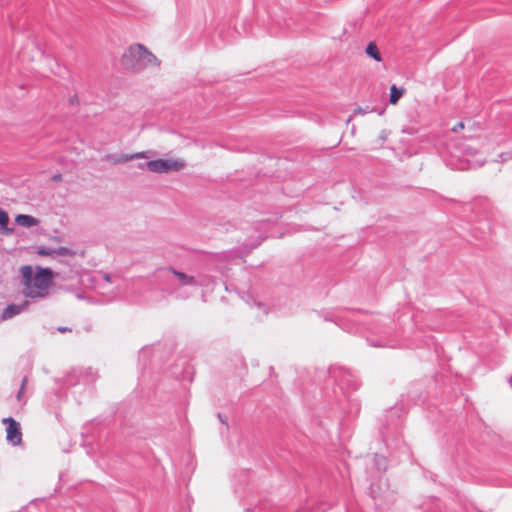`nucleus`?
<instances>
[{"instance_id":"f257e3e1","label":"nucleus","mask_w":512,"mask_h":512,"mask_svg":"<svg viewBox=\"0 0 512 512\" xmlns=\"http://www.w3.org/2000/svg\"><path fill=\"white\" fill-rule=\"evenodd\" d=\"M22 294L33 301L46 299L53 285V271L48 267L24 265L20 269Z\"/></svg>"},{"instance_id":"f03ea898","label":"nucleus","mask_w":512,"mask_h":512,"mask_svg":"<svg viewBox=\"0 0 512 512\" xmlns=\"http://www.w3.org/2000/svg\"><path fill=\"white\" fill-rule=\"evenodd\" d=\"M425 383L417 381L411 384L405 395L407 403L425 404L428 398H438L447 387V376L444 372L436 373L427 385V391L423 393Z\"/></svg>"},{"instance_id":"7ed1b4c3","label":"nucleus","mask_w":512,"mask_h":512,"mask_svg":"<svg viewBox=\"0 0 512 512\" xmlns=\"http://www.w3.org/2000/svg\"><path fill=\"white\" fill-rule=\"evenodd\" d=\"M121 64L125 69L140 71L152 64L159 66L160 61L144 45L137 44L122 55Z\"/></svg>"},{"instance_id":"20e7f679","label":"nucleus","mask_w":512,"mask_h":512,"mask_svg":"<svg viewBox=\"0 0 512 512\" xmlns=\"http://www.w3.org/2000/svg\"><path fill=\"white\" fill-rule=\"evenodd\" d=\"M369 495L374 502L375 509L379 512L389 508L396 500L395 492L390 489L388 480L383 474L371 481Z\"/></svg>"},{"instance_id":"39448f33","label":"nucleus","mask_w":512,"mask_h":512,"mask_svg":"<svg viewBox=\"0 0 512 512\" xmlns=\"http://www.w3.org/2000/svg\"><path fill=\"white\" fill-rule=\"evenodd\" d=\"M329 375L335 381L337 388L341 390L345 398H348V394L350 392L355 391L360 387V383L357 378L350 370L344 367H331L329 369Z\"/></svg>"},{"instance_id":"423d86ee","label":"nucleus","mask_w":512,"mask_h":512,"mask_svg":"<svg viewBox=\"0 0 512 512\" xmlns=\"http://www.w3.org/2000/svg\"><path fill=\"white\" fill-rule=\"evenodd\" d=\"M158 276L165 279L170 284H177L180 287L192 286L198 287L200 284L192 275L178 271L172 266L162 267L157 270Z\"/></svg>"},{"instance_id":"0eeeda50","label":"nucleus","mask_w":512,"mask_h":512,"mask_svg":"<svg viewBox=\"0 0 512 512\" xmlns=\"http://www.w3.org/2000/svg\"><path fill=\"white\" fill-rule=\"evenodd\" d=\"M147 170L153 173H167L169 171H179L183 168L184 163L179 160L172 159H155L146 161Z\"/></svg>"},{"instance_id":"6e6552de","label":"nucleus","mask_w":512,"mask_h":512,"mask_svg":"<svg viewBox=\"0 0 512 512\" xmlns=\"http://www.w3.org/2000/svg\"><path fill=\"white\" fill-rule=\"evenodd\" d=\"M3 422L7 424V427H6L7 441L14 446L19 445L22 441V432H21L20 424L12 417L5 418L3 420Z\"/></svg>"},{"instance_id":"1a4fd4ad","label":"nucleus","mask_w":512,"mask_h":512,"mask_svg":"<svg viewBox=\"0 0 512 512\" xmlns=\"http://www.w3.org/2000/svg\"><path fill=\"white\" fill-rule=\"evenodd\" d=\"M459 130H464L463 138L469 139L472 138L475 132V122L471 119H465L459 121L457 124H455L452 128H450V131L457 133Z\"/></svg>"},{"instance_id":"9d476101","label":"nucleus","mask_w":512,"mask_h":512,"mask_svg":"<svg viewBox=\"0 0 512 512\" xmlns=\"http://www.w3.org/2000/svg\"><path fill=\"white\" fill-rule=\"evenodd\" d=\"M28 306V301H24L20 304L11 303L6 306V308L2 311L1 319L6 320L12 318L22 311H24Z\"/></svg>"},{"instance_id":"9b49d317","label":"nucleus","mask_w":512,"mask_h":512,"mask_svg":"<svg viewBox=\"0 0 512 512\" xmlns=\"http://www.w3.org/2000/svg\"><path fill=\"white\" fill-rule=\"evenodd\" d=\"M15 223L21 227L30 228L37 226L39 224V220L32 215L18 214L15 217Z\"/></svg>"},{"instance_id":"f8f14e48","label":"nucleus","mask_w":512,"mask_h":512,"mask_svg":"<svg viewBox=\"0 0 512 512\" xmlns=\"http://www.w3.org/2000/svg\"><path fill=\"white\" fill-rule=\"evenodd\" d=\"M369 345L372 347H389V348H395L397 347V340L394 339H388V338H381L379 340H373L368 339L367 340Z\"/></svg>"},{"instance_id":"ddd939ff","label":"nucleus","mask_w":512,"mask_h":512,"mask_svg":"<svg viewBox=\"0 0 512 512\" xmlns=\"http://www.w3.org/2000/svg\"><path fill=\"white\" fill-rule=\"evenodd\" d=\"M405 89L403 87H397L395 84L391 85L389 93V103L396 105L399 99L403 96Z\"/></svg>"},{"instance_id":"4468645a","label":"nucleus","mask_w":512,"mask_h":512,"mask_svg":"<svg viewBox=\"0 0 512 512\" xmlns=\"http://www.w3.org/2000/svg\"><path fill=\"white\" fill-rule=\"evenodd\" d=\"M365 52L368 57L374 59L375 61H382V55L375 42H369L366 46Z\"/></svg>"},{"instance_id":"2eb2a0df","label":"nucleus","mask_w":512,"mask_h":512,"mask_svg":"<svg viewBox=\"0 0 512 512\" xmlns=\"http://www.w3.org/2000/svg\"><path fill=\"white\" fill-rule=\"evenodd\" d=\"M324 320L335 322L336 325H338L343 330H346L349 333H355L356 332V329H354V327H352V325L349 322L344 321V319H342L340 317H337V318L334 319L332 316L326 315L324 317Z\"/></svg>"},{"instance_id":"dca6fc26","label":"nucleus","mask_w":512,"mask_h":512,"mask_svg":"<svg viewBox=\"0 0 512 512\" xmlns=\"http://www.w3.org/2000/svg\"><path fill=\"white\" fill-rule=\"evenodd\" d=\"M152 353H155L154 347L145 346L139 351V361L143 362L144 367H146L150 362V356Z\"/></svg>"},{"instance_id":"f3484780","label":"nucleus","mask_w":512,"mask_h":512,"mask_svg":"<svg viewBox=\"0 0 512 512\" xmlns=\"http://www.w3.org/2000/svg\"><path fill=\"white\" fill-rule=\"evenodd\" d=\"M9 224V215L6 211L0 209V229H2L3 233L11 234L13 232V228L8 227Z\"/></svg>"},{"instance_id":"a211bd4d","label":"nucleus","mask_w":512,"mask_h":512,"mask_svg":"<svg viewBox=\"0 0 512 512\" xmlns=\"http://www.w3.org/2000/svg\"><path fill=\"white\" fill-rule=\"evenodd\" d=\"M121 160H113V164H120L124 163L133 159H139V158H147L146 152H137L134 154H120Z\"/></svg>"},{"instance_id":"6ab92c4d","label":"nucleus","mask_w":512,"mask_h":512,"mask_svg":"<svg viewBox=\"0 0 512 512\" xmlns=\"http://www.w3.org/2000/svg\"><path fill=\"white\" fill-rule=\"evenodd\" d=\"M373 464L375 469L382 473L387 469V459L383 455L375 454L373 458Z\"/></svg>"},{"instance_id":"aec40b11","label":"nucleus","mask_w":512,"mask_h":512,"mask_svg":"<svg viewBox=\"0 0 512 512\" xmlns=\"http://www.w3.org/2000/svg\"><path fill=\"white\" fill-rule=\"evenodd\" d=\"M55 254L62 256H74L76 252L69 247L60 246L58 248H55Z\"/></svg>"},{"instance_id":"412c9836","label":"nucleus","mask_w":512,"mask_h":512,"mask_svg":"<svg viewBox=\"0 0 512 512\" xmlns=\"http://www.w3.org/2000/svg\"><path fill=\"white\" fill-rule=\"evenodd\" d=\"M36 253L41 256H49L55 254V249L46 246H40L37 248Z\"/></svg>"},{"instance_id":"4be33fe9","label":"nucleus","mask_w":512,"mask_h":512,"mask_svg":"<svg viewBox=\"0 0 512 512\" xmlns=\"http://www.w3.org/2000/svg\"><path fill=\"white\" fill-rule=\"evenodd\" d=\"M27 381H28L27 376H24L22 381H21L20 389H19V391L17 392V395H16V398H17L18 401H22V399H23L24 389H25V386L27 384Z\"/></svg>"},{"instance_id":"5701e85b","label":"nucleus","mask_w":512,"mask_h":512,"mask_svg":"<svg viewBox=\"0 0 512 512\" xmlns=\"http://www.w3.org/2000/svg\"><path fill=\"white\" fill-rule=\"evenodd\" d=\"M498 157L502 162L508 161L512 159V150L501 152Z\"/></svg>"},{"instance_id":"b1692460","label":"nucleus","mask_w":512,"mask_h":512,"mask_svg":"<svg viewBox=\"0 0 512 512\" xmlns=\"http://www.w3.org/2000/svg\"><path fill=\"white\" fill-rule=\"evenodd\" d=\"M371 111L372 110H370V108L368 106L366 108L357 107V108H355L354 113L360 114V115H365L366 113L371 112Z\"/></svg>"},{"instance_id":"393cba45","label":"nucleus","mask_w":512,"mask_h":512,"mask_svg":"<svg viewBox=\"0 0 512 512\" xmlns=\"http://www.w3.org/2000/svg\"><path fill=\"white\" fill-rule=\"evenodd\" d=\"M218 418L220 420V422L224 425H226L228 427V423H227V418L226 417H223V415L221 413L218 414Z\"/></svg>"},{"instance_id":"a878e982","label":"nucleus","mask_w":512,"mask_h":512,"mask_svg":"<svg viewBox=\"0 0 512 512\" xmlns=\"http://www.w3.org/2000/svg\"><path fill=\"white\" fill-rule=\"evenodd\" d=\"M137 168L140 169V170H145L147 169V166H146V162H141L137 165Z\"/></svg>"},{"instance_id":"bb28decb","label":"nucleus","mask_w":512,"mask_h":512,"mask_svg":"<svg viewBox=\"0 0 512 512\" xmlns=\"http://www.w3.org/2000/svg\"><path fill=\"white\" fill-rule=\"evenodd\" d=\"M268 32L273 35V36H277L278 35V32L273 28V27H269L268 28Z\"/></svg>"},{"instance_id":"cd10ccee","label":"nucleus","mask_w":512,"mask_h":512,"mask_svg":"<svg viewBox=\"0 0 512 512\" xmlns=\"http://www.w3.org/2000/svg\"><path fill=\"white\" fill-rule=\"evenodd\" d=\"M57 330H58L59 332L63 333V332H66V331H70L71 329H70V328H68V327L60 326V327H58V328H57Z\"/></svg>"},{"instance_id":"c85d7f7f","label":"nucleus","mask_w":512,"mask_h":512,"mask_svg":"<svg viewBox=\"0 0 512 512\" xmlns=\"http://www.w3.org/2000/svg\"><path fill=\"white\" fill-rule=\"evenodd\" d=\"M69 101H70V103H71V104L76 103V102L78 101V97H77V95L72 96V97L69 99Z\"/></svg>"},{"instance_id":"c756f323","label":"nucleus","mask_w":512,"mask_h":512,"mask_svg":"<svg viewBox=\"0 0 512 512\" xmlns=\"http://www.w3.org/2000/svg\"><path fill=\"white\" fill-rule=\"evenodd\" d=\"M111 158V161L113 162V160H121V156L120 155H113V156H110Z\"/></svg>"},{"instance_id":"7c9ffc66","label":"nucleus","mask_w":512,"mask_h":512,"mask_svg":"<svg viewBox=\"0 0 512 512\" xmlns=\"http://www.w3.org/2000/svg\"><path fill=\"white\" fill-rule=\"evenodd\" d=\"M61 179V175L60 174H56L53 176V180L54 181H59Z\"/></svg>"},{"instance_id":"2f4dec72","label":"nucleus","mask_w":512,"mask_h":512,"mask_svg":"<svg viewBox=\"0 0 512 512\" xmlns=\"http://www.w3.org/2000/svg\"><path fill=\"white\" fill-rule=\"evenodd\" d=\"M473 204L468 203L465 205V210H472Z\"/></svg>"},{"instance_id":"473e14b6","label":"nucleus","mask_w":512,"mask_h":512,"mask_svg":"<svg viewBox=\"0 0 512 512\" xmlns=\"http://www.w3.org/2000/svg\"><path fill=\"white\" fill-rule=\"evenodd\" d=\"M384 111H385V109H384V108H381L380 110H377V113H378L379 115H383Z\"/></svg>"},{"instance_id":"72a5a7b5","label":"nucleus","mask_w":512,"mask_h":512,"mask_svg":"<svg viewBox=\"0 0 512 512\" xmlns=\"http://www.w3.org/2000/svg\"><path fill=\"white\" fill-rule=\"evenodd\" d=\"M431 480L435 482L436 481V475H433V476L431 475Z\"/></svg>"},{"instance_id":"f704fd0d","label":"nucleus","mask_w":512,"mask_h":512,"mask_svg":"<svg viewBox=\"0 0 512 512\" xmlns=\"http://www.w3.org/2000/svg\"><path fill=\"white\" fill-rule=\"evenodd\" d=\"M245 512H253V511H252V509H250V508H246V509H245Z\"/></svg>"},{"instance_id":"c9c22d12","label":"nucleus","mask_w":512,"mask_h":512,"mask_svg":"<svg viewBox=\"0 0 512 512\" xmlns=\"http://www.w3.org/2000/svg\"><path fill=\"white\" fill-rule=\"evenodd\" d=\"M509 383H510V385H511V387H512V378L509 380Z\"/></svg>"}]
</instances>
